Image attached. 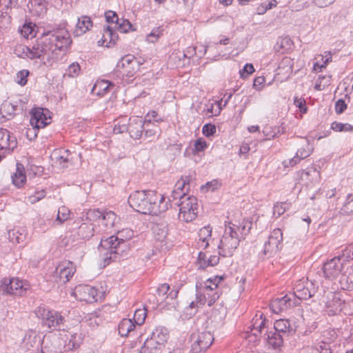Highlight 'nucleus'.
<instances>
[{
  "instance_id": "obj_52",
  "label": "nucleus",
  "mask_w": 353,
  "mask_h": 353,
  "mask_svg": "<svg viewBox=\"0 0 353 353\" xmlns=\"http://www.w3.org/2000/svg\"><path fill=\"white\" fill-rule=\"evenodd\" d=\"M294 103L297 108H299L301 112L305 113L307 112L305 101L304 99L296 97L294 100Z\"/></svg>"
},
{
  "instance_id": "obj_46",
  "label": "nucleus",
  "mask_w": 353,
  "mask_h": 353,
  "mask_svg": "<svg viewBox=\"0 0 353 353\" xmlns=\"http://www.w3.org/2000/svg\"><path fill=\"white\" fill-rule=\"evenodd\" d=\"M103 214L104 213L101 212L99 210H90L87 213L86 219L88 220V222H91L92 221H97V219L101 221Z\"/></svg>"
},
{
  "instance_id": "obj_10",
  "label": "nucleus",
  "mask_w": 353,
  "mask_h": 353,
  "mask_svg": "<svg viewBox=\"0 0 353 353\" xmlns=\"http://www.w3.org/2000/svg\"><path fill=\"white\" fill-rule=\"evenodd\" d=\"M139 63L131 54H127L121 58L117 65V70L127 77H132L139 70Z\"/></svg>"
},
{
  "instance_id": "obj_62",
  "label": "nucleus",
  "mask_w": 353,
  "mask_h": 353,
  "mask_svg": "<svg viewBox=\"0 0 353 353\" xmlns=\"http://www.w3.org/2000/svg\"><path fill=\"white\" fill-rule=\"evenodd\" d=\"M312 296L311 292L309 290L308 288L305 287L303 290L299 293V296L297 297L299 299L307 300Z\"/></svg>"
},
{
  "instance_id": "obj_41",
  "label": "nucleus",
  "mask_w": 353,
  "mask_h": 353,
  "mask_svg": "<svg viewBox=\"0 0 353 353\" xmlns=\"http://www.w3.org/2000/svg\"><path fill=\"white\" fill-rule=\"evenodd\" d=\"M155 239L159 242H164L167 238L168 232L165 228L157 225L154 228Z\"/></svg>"
},
{
  "instance_id": "obj_40",
  "label": "nucleus",
  "mask_w": 353,
  "mask_h": 353,
  "mask_svg": "<svg viewBox=\"0 0 353 353\" xmlns=\"http://www.w3.org/2000/svg\"><path fill=\"white\" fill-rule=\"evenodd\" d=\"M128 123H127V119L123 118L118 121L117 123L114 125L113 131L115 134L123 133L125 132H128Z\"/></svg>"
},
{
  "instance_id": "obj_61",
  "label": "nucleus",
  "mask_w": 353,
  "mask_h": 353,
  "mask_svg": "<svg viewBox=\"0 0 353 353\" xmlns=\"http://www.w3.org/2000/svg\"><path fill=\"white\" fill-rule=\"evenodd\" d=\"M170 290V285L167 283L161 284L157 289V294L159 296H163L167 294Z\"/></svg>"
},
{
  "instance_id": "obj_1",
  "label": "nucleus",
  "mask_w": 353,
  "mask_h": 353,
  "mask_svg": "<svg viewBox=\"0 0 353 353\" xmlns=\"http://www.w3.org/2000/svg\"><path fill=\"white\" fill-rule=\"evenodd\" d=\"M71 43L69 32L60 28L43 34L32 46H23L22 52L30 59H42L49 62L57 59Z\"/></svg>"
},
{
  "instance_id": "obj_32",
  "label": "nucleus",
  "mask_w": 353,
  "mask_h": 353,
  "mask_svg": "<svg viewBox=\"0 0 353 353\" xmlns=\"http://www.w3.org/2000/svg\"><path fill=\"white\" fill-rule=\"evenodd\" d=\"M21 34L26 39L36 36L35 25L32 23H25L20 29Z\"/></svg>"
},
{
  "instance_id": "obj_42",
  "label": "nucleus",
  "mask_w": 353,
  "mask_h": 353,
  "mask_svg": "<svg viewBox=\"0 0 353 353\" xmlns=\"http://www.w3.org/2000/svg\"><path fill=\"white\" fill-rule=\"evenodd\" d=\"M70 214V212L68 208L65 206H61L58 210L56 221H59L60 223H63L65 221L69 219Z\"/></svg>"
},
{
  "instance_id": "obj_18",
  "label": "nucleus",
  "mask_w": 353,
  "mask_h": 353,
  "mask_svg": "<svg viewBox=\"0 0 353 353\" xmlns=\"http://www.w3.org/2000/svg\"><path fill=\"white\" fill-rule=\"evenodd\" d=\"M70 155V152L68 150L56 149L52 152L51 158L62 168H66L67 163L71 160Z\"/></svg>"
},
{
  "instance_id": "obj_13",
  "label": "nucleus",
  "mask_w": 353,
  "mask_h": 353,
  "mask_svg": "<svg viewBox=\"0 0 353 353\" xmlns=\"http://www.w3.org/2000/svg\"><path fill=\"white\" fill-rule=\"evenodd\" d=\"M49 111L41 108H34L31 112L30 124L34 131L46 127L50 123Z\"/></svg>"
},
{
  "instance_id": "obj_51",
  "label": "nucleus",
  "mask_w": 353,
  "mask_h": 353,
  "mask_svg": "<svg viewBox=\"0 0 353 353\" xmlns=\"http://www.w3.org/2000/svg\"><path fill=\"white\" fill-rule=\"evenodd\" d=\"M224 279L223 276H216L213 279H208V282L211 283L210 285H206L205 288L207 289H210V290H213L216 288L218 286V283Z\"/></svg>"
},
{
  "instance_id": "obj_21",
  "label": "nucleus",
  "mask_w": 353,
  "mask_h": 353,
  "mask_svg": "<svg viewBox=\"0 0 353 353\" xmlns=\"http://www.w3.org/2000/svg\"><path fill=\"white\" fill-rule=\"evenodd\" d=\"M319 179V173L314 169L308 171H303L300 181L303 185L310 187L316 183Z\"/></svg>"
},
{
  "instance_id": "obj_16",
  "label": "nucleus",
  "mask_w": 353,
  "mask_h": 353,
  "mask_svg": "<svg viewBox=\"0 0 353 353\" xmlns=\"http://www.w3.org/2000/svg\"><path fill=\"white\" fill-rule=\"evenodd\" d=\"M150 123V120L145 119L143 121L139 117H132L128 120V130L130 137L134 139H139L141 137L144 125L147 126Z\"/></svg>"
},
{
  "instance_id": "obj_57",
  "label": "nucleus",
  "mask_w": 353,
  "mask_h": 353,
  "mask_svg": "<svg viewBox=\"0 0 353 353\" xmlns=\"http://www.w3.org/2000/svg\"><path fill=\"white\" fill-rule=\"evenodd\" d=\"M343 304H344V301H343L340 298H337L336 296L332 298V305L336 306L334 313L340 312L342 311Z\"/></svg>"
},
{
  "instance_id": "obj_14",
  "label": "nucleus",
  "mask_w": 353,
  "mask_h": 353,
  "mask_svg": "<svg viewBox=\"0 0 353 353\" xmlns=\"http://www.w3.org/2000/svg\"><path fill=\"white\" fill-rule=\"evenodd\" d=\"M80 301L92 303L97 301V290L88 285L77 286L72 293Z\"/></svg>"
},
{
  "instance_id": "obj_33",
  "label": "nucleus",
  "mask_w": 353,
  "mask_h": 353,
  "mask_svg": "<svg viewBox=\"0 0 353 353\" xmlns=\"http://www.w3.org/2000/svg\"><path fill=\"white\" fill-rule=\"evenodd\" d=\"M9 240L15 244H19L24 242L26 235L23 232H20L16 230H10L8 232Z\"/></svg>"
},
{
  "instance_id": "obj_59",
  "label": "nucleus",
  "mask_w": 353,
  "mask_h": 353,
  "mask_svg": "<svg viewBox=\"0 0 353 353\" xmlns=\"http://www.w3.org/2000/svg\"><path fill=\"white\" fill-rule=\"evenodd\" d=\"M304 285V281L303 280H299L294 285V295L298 297L299 295V293L301 292L302 290L305 288Z\"/></svg>"
},
{
  "instance_id": "obj_39",
  "label": "nucleus",
  "mask_w": 353,
  "mask_h": 353,
  "mask_svg": "<svg viewBox=\"0 0 353 353\" xmlns=\"http://www.w3.org/2000/svg\"><path fill=\"white\" fill-rule=\"evenodd\" d=\"M28 6L32 11L42 12L44 9V0H29Z\"/></svg>"
},
{
  "instance_id": "obj_44",
  "label": "nucleus",
  "mask_w": 353,
  "mask_h": 353,
  "mask_svg": "<svg viewBox=\"0 0 353 353\" xmlns=\"http://www.w3.org/2000/svg\"><path fill=\"white\" fill-rule=\"evenodd\" d=\"M147 313L145 309H137L134 312V322L137 325H142L145 319Z\"/></svg>"
},
{
  "instance_id": "obj_31",
  "label": "nucleus",
  "mask_w": 353,
  "mask_h": 353,
  "mask_svg": "<svg viewBox=\"0 0 353 353\" xmlns=\"http://www.w3.org/2000/svg\"><path fill=\"white\" fill-rule=\"evenodd\" d=\"M268 343L273 348H277L282 345L283 338L279 333L276 332L270 331L267 334Z\"/></svg>"
},
{
  "instance_id": "obj_47",
  "label": "nucleus",
  "mask_w": 353,
  "mask_h": 353,
  "mask_svg": "<svg viewBox=\"0 0 353 353\" xmlns=\"http://www.w3.org/2000/svg\"><path fill=\"white\" fill-rule=\"evenodd\" d=\"M149 125H152V128L145 130V137H149V138L158 137L161 132L159 128L157 125H156L154 123H152L150 122V123Z\"/></svg>"
},
{
  "instance_id": "obj_20",
  "label": "nucleus",
  "mask_w": 353,
  "mask_h": 353,
  "mask_svg": "<svg viewBox=\"0 0 353 353\" xmlns=\"http://www.w3.org/2000/svg\"><path fill=\"white\" fill-rule=\"evenodd\" d=\"M212 230L209 226L203 227L200 229L198 234L197 245L200 249H205L209 245V242L212 239Z\"/></svg>"
},
{
  "instance_id": "obj_53",
  "label": "nucleus",
  "mask_w": 353,
  "mask_h": 353,
  "mask_svg": "<svg viewBox=\"0 0 353 353\" xmlns=\"http://www.w3.org/2000/svg\"><path fill=\"white\" fill-rule=\"evenodd\" d=\"M189 183H190V177L189 176L182 177L176 183L175 188L177 189L178 190L181 191L182 192H184L183 190L185 188V186L189 184Z\"/></svg>"
},
{
  "instance_id": "obj_2",
  "label": "nucleus",
  "mask_w": 353,
  "mask_h": 353,
  "mask_svg": "<svg viewBox=\"0 0 353 353\" xmlns=\"http://www.w3.org/2000/svg\"><path fill=\"white\" fill-rule=\"evenodd\" d=\"M128 203L135 211L145 214L159 215L168 210L164 196L152 190L133 192Z\"/></svg>"
},
{
  "instance_id": "obj_11",
  "label": "nucleus",
  "mask_w": 353,
  "mask_h": 353,
  "mask_svg": "<svg viewBox=\"0 0 353 353\" xmlns=\"http://www.w3.org/2000/svg\"><path fill=\"white\" fill-rule=\"evenodd\" d=\"M299 147L296 155L289 159L285 160L283 162L284 167H293L296 165L301 159H304L309 157L312 152V149L310 148L309 141L306 139H301L298 143Z\"/></svg>"
},
{
  "instance_id": "obj_5",
  "label": "nucleus",
  "mask_w": 353,
  "mask_h": 353,
  "mask_svg": "<svg viewBox=\"0 0 353 353\" xmlns=\"http://www.w3.org/2000/svg\"><path fill=\"white\" fill-rule=\"evenodd\" d=\"M30 284L18 278H5L0 281V294L3 295L23 296L30 289Z\"/></svg>"
},
{
  "instance_id": "obj_55",
  "label": "nucleus",
  "mask_w": 353,
  "mask_h": 353,
  "mask_svg": "<svg viewBox=\"0 0 353 353\" xmlns=\"http://www.w3.org/2000/svg\"><path fill=\"white\" fill-rule=\"evenodd\" d=\"M216 132V127L212 124H206L203 128V133L206 137H210Z\"/></svg>"
},
{
  "instance_id": "obj_64",
  "label": "nucleus",
  "mask_w": 353,
  "mask_h": 353,
  "mask_svg": "<svg viewBox=\"0 0 353 353\" xmlns=\"http://www.w3.org/2000/svg\"><path fill=\"white\" fill-rule=\"evenodd\" d=\"M322 272L325 278L330 279L331 274V265L328 261L323 264Z\"/></svg>"
},
{
  "instance_id": "obj_9",
  "label": "nucleus",
  "mask_w": 353,
  "mask_h": 353,
  "mask_svg": "<svg viewBox=\"0 0 353 353\" xmlns=\"http://www.w3.org/2000/svg\"><path fill=\"white\" fill-rule=\"evenodd\" d=\"M283 233L281 229H274L268 237V241L264 244L263 254L272 256L277 253L281 248Z\"/></svg>"
},
{
  "instance_id": "obj_37",
  "label": "nucleus",
  "mask_w": 353,
  "mask_h": 353,
  "mask_svg": "<svg viewBox=\"0 0 353 353\" xmlns=\"http://www.w3.org/2000/svg\"><path fill=\"white\" fill-rule=\"evenodd\" d=\"M115 23L118 30L123 33L128 32L132 26L131 23L127 19H116Z\"/></svg>"
},
{
  "instance_id": "obj_4",
  "label": "nucleus",
  "mask_w": 353,
  "mask_h": 353,
  "mask_svg": "<svg viewBox=\"0 0 353 353\" xmlns=\"http://www.w3.org/2000/svg\"><path fill=\"white\" fill-rule=\"evenodd\" d=\"M343 263L335 262L332 270V284L337 289H353V265L344 272H343Z\"/></svg>"
},
{
  "instance_id": "obj_49",
  "label": "nucleus",
  "mask_w": 353,
  "mask_h": 353,
  "mask_svg": "<svg viewBox=\"0 0 353 353\" xmlns=\"http://www.w3.org/2000/svg\"><path fill=\"white\" fill-rule=\"evenodd\" d=\"M46 196V191L44 190H41L39 191L35 192L34 195H30L28 196V201L31 203H35L36 202L40 201L41 199L44 198Z\"/></svg>"
},
{
  "instance_id": "obj_29",
  "label": "nucleus",
  "mask_w": 353,
  "mask_h": 353,
  "mask_svg": "<svg viewBox=\"0 0 353 353\" xmlns=\"http://www.w3.org/2000/svg\"><path fill=\"white\" fill-rule=\"evenodd\" d=\"M135 327L134 323L130 319H123L119 325V333L122 336H127Z\"/></svg>"
},
{
  "instance_id": "obj_25",
  "label": "nucleus",
  "mask_w": 353,
  "mask_h": 353,
  "mask_svg": "<svg viewBox=\"0 0 353 353\" xmlns=\"http://www.w3.org/2000/svg\"><path fill=\"white\" fill-rule=\"evenodd\" d=\"M92 26V21L88 16H82L79 18L74 33L77 36H80L88 31Z\"/></svg>"
},
{
  "instance_id": "obj_24",
  "label": "nucleus",
  "mask_w": 353,
  "mask_h": 353,
  "mask_svg": "<svg viewBox=\"0 0 353 353\" xmlns=\"http://www.w3.org/2000/svg\"><path fill=\"white\" fill-rule=\"evenodd\" d=\"M12 183L17 188L24 185L26 181V176L24 167L21 163H17L16 172L12 175Z\"/></svg>"
},
{
  "instance_id": "obj_17",
  "label": "nucleus",
  "mask_w": 353,
  "mask_h": 353,
  "mask_svg": "<svg viewBox=\"0 0 353 353\" xmlns=\"http://www.w3.org/2000/svg\"><path fill=\"white\" fill-rule=\"evenodd\" d=\"M336 210L342 215H353V194H348L345 199H338Z\"/></svg>"
},
{
  "instance_id": "obj_12",
  "label": "nucleus",
  "mask_w": 353,
  "mask_h": 353,
  "mask_svg": "<svg viewBox=\"0 0 353 353\" xmlns=\"http://www.w3.org/2000/svg\"><path fill=\"white\" fill-rule=\"evenodd\" d=\"M76 272V266L70 261H61L56 268L57 281L65 283L70 280Z\"/></svg>"
},
{
  "instance_id": "obj_43",
  "label": "nucleus",
  "mask_w": 353,
  "mask_h": 353,
  "mask_svg": "<svg viewBox=\"0 0 353 353\" xmlns=\"http://www.w3.org/2000/svg\"><path fill=\"white\" fill-rule=\"evenodd\" d=\"M332 130L336 132H352L353 125L343 123H332Z\"/></svg>"
},
{
  "instance_id": "obj_63",
  "label": "nucleus",
  "mask_w": 353,
  "mask_h": 353,
  "mask_svg": "<svg viewBox=\"0 0 353 353\" xmlns=\"http://www.w3.org/2000/svg\"><path fill=\"white\" fill-rule=\"evenodd\" d=\"M171 196L172 198V200H176L179 199L180 203H181L182 198L188 196L186 195L185 192H182L181 191L174 188V190L172 191V194Z\"/></svg>"
},
{
  "instance_id": "obj_22",
  "label": "nucleus",
  "mask_w": 353,
  "mask_h": 353,
  "mask_svg": "<svg viewBox=\"0 0 353 353\" xmlns=\"http://www.w3.org/2000/svg\"><path fill=\"white\" fill-rule=\"evenodd\" d=\"M101 246H109L110 254H119L121 244H124L122 239L118 236H112L107 239L101 241Z\"/></svg>"
},
{
  "instance_id": "obj_56",
  "label": "nucleus",
  "mask_w": 353,
  "mask_h": 353,
  "mask_svg": "<svg viewBox=\"0 0 353 353\" xmlns=\"http://www.w3.org/2000/svg\"><path fill=\"white\" fill-rule=\"evenodd\" d=\"M347 108V104L343 99H339L335 103V112L341 114Z\"/></svg>"
},
{
  "instance_id": "obj_30",
  "label": "nucleus",
  "mask_w": 353,
  "mask_h": 353,
  "mask_svg": "<svg viewBox=\"0 0 353 353\" xmlns=\"http://www.w3.org/2000/svg\"><path fill=\"white\" fill-rule=\"evenodd\" d=\"M265 323L266 319L265 318L263 319V314H261L259 317L256 314L255 319H253V328L251 329L252 334L256 336L261 334L262 330L265 327Z\"/></svg>"
},
{
  "instance_id": "obj_23",
  "label": "nucleus",
  "mask_w": 353,
  "mask_h": 353,
  "mask_svg": "<svg viewBox=\"0 0 353 353\" xmlns=\"http://www.w3.org/2000/svg\"><path fill=\"white\" fill-rule=\"evenodd\" d=\"M290 298L287 295L282 298H277L272 301L270 305V309L275 314H279L282 311L287 310L290 305Z\"/></svg>"
},
{
  "instance_id": "obj_19",
  "label": "nucleus",
  "mask_w": 353,
  "mask_h": 353,
  "mask_svg": "<svg viewBox=\"0 0 353 353\" xmlns=\"http://www.w3.org/2000/svg\"><path fill=\"white\" fill-rule=\"evenodd\" d=\"M63 318L57 313H54L51 311H48L43 317V323L49 328L55 329L60 327L63 324Z\"/></svg>"
},
{
  "instance_id": "obj_58",
  "label": "nucleus",
  "mask_w": 353,
  "mask_h": 353,
  "mask_svg": "<svg viewBox=\"0 0 353 353\" xmlns=\"http://www.w3.org/2000/svg\"><path fill=\"white\" fill-rule=\"evenodd\" d=\"M160 34L161 30L159 28H158L157 30H154L152 32L148 35L147 40L149 42L154 43L158 39Z\"/></svg>"
},
{
  "instance_id": "obj_15",
  "label": "nucleus",
  "mask_w": 353,
  "mask_h": 353,
  "mask_svg": "<svg viewBox=\"0 0 353 353\" xmlns=\"http://www.w3.org/2000/svg\"><path fill=\"white\" fill-rule=\"evenodd\" d=\"M17 146V139L6 129L0 128V151L10 153Z\"/></svg>"
},
{
  "instance_id": "obj_60",
  "label": "nucleus",
  "mask_w": 353,
  "mask_h": 353,
  "mask_svg": "<svg viewBox=\"0 0 353 353\" xmlns=\"http://www.w3.org/2000/svg\"><path fill=\"white\" fill-rule=\"evenodd\" d=\"M220 186V183L217 180H213L208 182L205 186H203L202 189L206 188L208 190L214 191Z\"/></svg>"
},
{
  "instance_id": "obj_35",
  "label": "nucleus",
  "mask_w": 353,
  "mask_h": 353,
  "mask_svg": "<svg viewBox=\"0 0 353 353\" xmlns=\"http://www.w3.org/2000/svg\"><path fill=\"white\" fill-rule=\"evenodd\" d=\"M117 219V216L113 212H106L103 215L102 224L107 228H112L114 225Z\"/></svg>"
},
{
  "instance_id": "obj_28",
  "label": "nucleus",
  "mask_w": 353,
  "mask_h": 353,
  "mask_svg": "<svg viewBox=\"0 0 353 353\" xmlns=\"http://www.w3.org/2000/svg\"><path fill=\"white\" fill-rule=\"evenodd\" d=\"M275 332H288L290 334L294 333V330L291 327L290 323L287 319L276 320L274 325Z\"/></svg>"
},
{
  "instance_id": "obj_38",
  "label": "nucleus",
  "mask_w": 353,
  "mask_h": 353,
  "mask_svg": "<svg viewBox=\"0 0 353 353\" xmlns=\"http://www.w3.org/2000/svg\"><path fill=\"white\" fill-rule=\"evenodd\" d=\"M331 83V76L319 77L315 84V89L317 90H323L328 87Z\"/></svg>"
},
{
  "instance_id": "obj_7",
  "label": "nucleus",
  "mask_w": 353,
  "mask_h": 353,
  "mask_svg": "<svg viewBox=\"0 0 353 353\" xmlns=\"http://www.w3.org/2000/svg\"><path fill=\"white\" fill-rule=\"evenodd\" d=\"M168 334L161 330L152 332L150 338L147 339L141 347L142 353H150L152 350H161L168 341Z\"/></svg>"
},
{
  "instance_id": "obj_36",
  "label": "nucleus",
  "mask_w": 353,
  "mask_h": 353,
  "mask_svg": "<svg viewBox=\"0 0 353 353\" xmlns=\"http://www.w3.org/2000/svg\"><path fill=\"white\" fill-rule=\"evenodd\" d=\"M23 343L26 347H38L39 344V338H38L34 333L33 334L26 335L23 340Z\"/></svg>"
},
{
  "instance_id": "obj_27",
  "label": "nucleus",
  "mask_w": 353,
  "mask_h": 353,
  "mask_svg": "<svg viewBox=\"0 0 353 353\" xmlns=\"http://www.w3.org/2000/svg\"><path fill=\"white\" fill-rule=\"evenodd\" d=\"M78 235L83 239H89L94 234L93 224L91 222L83 223L78 229Z\"/></svg>"
},
{
  "instance_id": "obj_54",
  "label": "nucleus",
  "mask_w": 353,
  "mask_h": 353,
  "mask_svg": "<svg viewBox=\"0 0 353 353\" xmlns=\"http://www.w3.org/2000/svg\"><path fill=\"white\" fill-rule=\"evenodd\" d=\"M207 262H208V259H207L205 253L200 252L199 253L198 259H197L199 268L201 269L205 268L207 267Z\"/></svg>"
},
{
  "instance_id": "obj_6",
  "label": "nucleus",
  "mask_w": 353,
  "mask_h": 353,
  "mask_svg": "<svg viewBox=\"0 0 353 353\" xmlns=\"http://www.w3.org/2000/svg\"><path fill=\"white\" fill-rule=\"evenodd\" d=\"M179 219L183 222H191L196 219L198 213V203L196 197L184 196L179 203Z\"/></svg>"
},
{
  "instance_id": "obj_48",
  "label": "nucleus",
  "mask_w": 353,
  "mask_h": 353,
  "mask_svg": "<svg viewBox=\"0 0 353 353\" xmlns=\"http://www.w3.org/2000/svg\"><path fill=\"white\" fill-rule=\"evenodd\" d=\"M29 75V71L27 70H22L17 74V82L21 85H25L27 83V78Z\"/></svg>"
},
{
  "instance_id": "obj_50",
  "label": "nucleus",
  "mask_w": 353,
  "mask_h": 353,
  "mask_svg": "<svg viewBox=\"0 0 353 353\" xmlns=\"http://www.w3.org/2000/svg\"><path fill=\"white\" fill-rule=\"evenodd\" d=\"M81 342V336L75 334L71 336V339L69 340L68 346L72 349H76L80 345Z\"/></svg>"
},
{
  "instance_id": "obj_45",
  "label": "nucleus",
  "mask_w": 353,
  "mask_h": 353,
  "mask_svg": "<svg viewBox=\"0 0 353 353\" xmlns=\"http://www.w3.org/2000/svg\"><path fill=\"white\" fill-rule=\"evenodd\" d=\"M292 43L291 39L286 37L284 38H280L277 42L276 44L274 46V48L276 51L283 52V50L287 47L288 46H290Z\"/></svg>"
},
{
  "instance_id": "obj_34",
  "label": "nucleus",
  "mask_w": 353,
  "mask_h": 353,
  "mask_svg": "<svg viewBox=\"0 0 353 353\" xmlns=\"http://www.w3.org/2000/svg\"><path fill=\"white\" fill-rule=\"evenodd\" d=\"M341 258H343L344 259L350 260L353 259V242L350 244H349L345 249L343 250V253L341 256H334L332 258V263L337 262L341 263L340 260Z\"/></svg>"
},
{
  "instance_id": "obj_3",
  "label": "nucleus",
  "mask_w": 353,
  "mask_h": 353,
  "mask_svg": "<svg viewBox=\"0 0 353 353\" xmlns=\"http://www.w3.org/2000/svg\"><path fill=\"white\" fill-rule=\"evenodd\" d=\"M239 228L233 225L226 226L224 234L219 245V254L225 257L232 256L241 241L238 231Z\"/></svg>"
},
{
  "instance_id": "obj_8",
  "label": "nucleus",
  "mask_w": 353,
  "mask_h": 353,
  "mask_svg": "<svg viewBox=\"0 0 353 353\" xmlns=\"http://www.w3.org/2000/svg\"><path fill=\"white\" fill-rule=\"evenodd\" d=\"M191 353L205 352L212 345L214 337L210 332L204 331L192 335Z\"/></svg>"
},
{
  "instance_id": "obj_26",
  "label": "nucleus",
  "mask_w": 353,
  "mask_h": 353,
  "mask_svg": "<svg viewBox=\"0 0 353 353\" xmlns=\"http://www.w3.org/2000/svg\"><path fill=\"white\" fill-rule=\"evenodd\" d=\"M117 37L110 27L107 26L104 28L101 41H99V43H101L102 46L110 47L115 43Z\"/></svg>"
}]
</instances>
